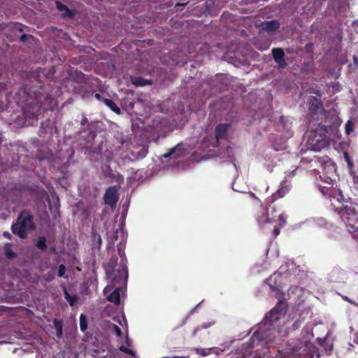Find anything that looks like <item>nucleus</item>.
<instances>
[{
  "instance_id": "47",
  "label": "nucleus",
  "mask_w": 358,
  "mask_h": 358,
  "mask_svg": "<svg viewBox=\"0 0 358 358\" xmlns=\"http://www.w3.org/2000/svg\"><path fill=\"white\" fill-rule=\"evenodd\" d=\"M51 250H52V251H55V248H52L51 249Z\"/></svg>"
},
{
  "instance_id": "26",
  "label": "nucleus",
  "mask_w": 358,
  "mask_h": 358,
  "mask_svg": "<svg viewBox=\"0 0 358 358\" xmlns=\"http://www.w3.org/2000/svg\"><path fill=\"white\" fill-rule=\"evenodd\" d=\"M80 328L83 332H84L87 328V317L83 314H81L80 316Z\"/></svg>"
},
{
  "instance_id": "15",
  "label": "nucleus",
  "mask_w": 358,
  "mask_h": 358,
  "mask_svg": "<svg viewBox=\"0 0 358 358\" xmlns=\"http://www.w3.org/2000/svg\"><path fill=\"white\" fill-rule=\"evenodd\" d=\"M128 278V270L127 267L124 265L122 266V271L118 270L117 273H114L112 276V282L113 284L120 283L122 281H127Z\"/></svg>"
},
{
  "instance_id": "30",
  "label": "nucleus",
  "mask_w": 358,
  "mask_h": 358,
  "mask_svg": "<svg viewBox=\"0 0 358 358\" xmlns=\"http://www.w3.org/2000/svg\"><path fill=\"white\" fill-rule=\"evenodd\" d=\"M353 129V124L351 121H348L345 124V131L348 134H349Z\"/></svg>"
},
{
  "instance_id": "8",
  "label": "nucleus",
  "mask_w": 358,
  "mask_h": 358,
  "mask_svg": "<svg viewBox=\"0 0 358 358\" xmlns=\"http://www.w3.org/2000/svg\"><path fill=\"white\" fill-rule=\"evenodd\" d=\"M264 333L261 330L255 331L249 340L243 343L241 347L240 350L243 352L244 357L252 354V349L259 345H263V343L267 342Z\"/></svg>"
},
{
  "instance_id": "48",
  "label": "nucleus",
  "mask_w": 358,
  "mask_h": 358,
  "mask_svg": "<svg viewBox=\"0 0 358 358\" xmlns=\"http://www.w3.org/2000/svg\"><path fill=\"white\" fill-rule=\"evenodd\" d=\"M162 358H168V357H162Z\"/></svg>"
},
{
  "instance_id": "10",
  "label": "nucleus",
  "mask_w": 358,
  "mask_h": 358,
  "mask_svg": "<svg viewBox=\"0 0 358 358\" xmlns=\"http://www.w3.org/2000/svg\"><path fill=\"white\" fill-rule=\"evenodd\" d=\"M272 55L275 62L280 69H284L287 66L285 59V52L282 48H274L272 49Z\"/></svg>"
},
{
  "instance_id": "27",
  "label": "nucleus",
  "mask_w": 358,
  "mask_h": 358,
  "mask_svg": "<svg viewBox=\"0 0 358 358\" xmlns=\"http://www.w3.org/2000/svg\"><path fill=\"white\" fill-rule=\"evenodd\" d=\"M213 324V323L212 322H208V323H203L202 325H201L200 327H198L194 329V330L192 332V336L194 337L196 336L197 333L199 331L201 330V329H208L209 328L210 326H212Z\"/></svg>"
},
{
  "instance_id": "36",
  "label": "nucleus",
  "mask_w": 358,
  "mask_h": 358,
  "mask_svg": "<svg viewBox=\"0 0 358 358\" xmlns=\"http://www.w3.org/2000/svg\"><path fill=\"white\" fill-rule=\"evenodd\" d=\"M281 227L279 226V227H275L274 229H273V234H275V236H278L280 232V228Z\"/></svg>"
},
{
  "instance_id": "45",
  "label": "nucleus",
  "mask_w": 358,
  "mask_h": 358,
  "mask_svg": "<svg viewBox=\"0 0 358 358\" xmlns=\"http://www.w3.org/2000/svg\"><path fill=\"white\" fill-rule=\"evenodd\" d=\"M3 142V138L1 136V135L0 134V145Z\"/></svg>"
},
{
  "instance_id": "3",
  "label": "nucleus",
  "mask_w": 358,
  "mask_h": 358,
  "mask_svg": "<svg viewBox=\"0 0 358 358\" xmlns=\"http://www.w3.org/2000/svg\"><path fill=\"white\" fill-rule=\"evenodd\" d=\"M331 126L319 124L314 131L308 134L307 147L314 151H320L329 145L327 134Z\"/></svg>"
},
{
  "instance_id": "18",
  "label": "nucleus",
  "mask_w": 358,
  "mask_h": 358,
  "mask_svg": "<svg viewBox=\"0 0 358 358\" xmlns=\"http://www.w3.org/2000/svg\"><path fill=\"white\" fill-rule=\"evenodd\" d=\"M131 81V83L136 87H143L152 84V81L148 80L142 77H132Z\"/></svg>"
},
{
  "instance_id": "35",
  "label": "nucleus",
  "mask_w": 358,
  "mask_h": 358,
  "mask_svg": "<svg viewBox=\"0 0 358 358\" xmlns=\"http://www.w3.org/2000/svg\"><path fill=\"white\" fill-rule=\"evenodd\" d=\"M31 37H32V36L24 34L20 36V41L21 42H25L27 40L28 38H31Z\"/></svg>"
},
{
  "instance_id": "11",
  "label": "nucleus",
  "mask_w": 358,
  "mask_h": 358,
  "mask_svg": "<svg viewBox=\"0 0 358 358\" xmlns=\"http://www.w3.org/2000/svg\"><path fill=\"white\" fill-rule=\"evenodd\" d=\"M289 189V186L285 184V182H282L280 188L275 193L272 194L270 197L266 199V203H274L275 200L285 196Z\"/></svg>"
},
{
  "instance_id": "6",
  "label": "nucleus",
  "mask_w": 358,
  "mask_h": 358,
  "mask_svg": "<svg viewBox=\"0 0 358 358\" xmlns=\"http://www.w3.org/2000/svg\"><path fill=\"white\" fill-rule=\"evenodd\" d=\"M341 218L345 222L348 231L358 242V203L345 206L341 212Z\"/></svg>"
},
{
  "instance_id": "21",
  "label": "nucleus",
  "mask_w": 358,
  "mask_h": 358,
  "mask_svg": "<svg viewBox=\"0 0 358 358\" xmlns=\"http://www.w3.org/2000/svg\"><path fill=\"white\" fill-rule=\"evenodd\" d=\"M120 289L116 288L109 296H108L107 299L110 302H113L114 303L118 305L120 302Z\"/></svg>"
},
{
  "instance_id": "41",
  "label": "nucleus",
  "mask_w": 358,
  "mask_h": 358,
  "mask_svg": "<svg viewBox=\"0 0 358 358\" xmlns=\"http://www.w3.org/2000/svg\"><path fill=\"white\" fill-rule=\"evenodd\" d=\"M117 250H118V254H119V255H120L122 258H123V256H124V257H125V254H124V250H122L120 248H117Z\"/></svg>"
},
{
  "instance_id": "46",
  "label": "nucleus",
  "mask_w": 358,
  "mask_h": 358,
  "mask_svg": "<svg viewBox=\"0 0 358 358\" xmlns=\"http://www.w3.org/2000/svg\"><path fill=\"white\" fill-rule=\"evenodd\" d=\"M44 126V122H41V127H43Z\"/></svg>"
},
{
  "instance_id": "5",
  "label": "nucleus",
  "mask_w": 358,
  "mask_h": 358,
  "mask_svg": "<svg viewBox=\"0 0 358 358\" xmlns=\"http://www.w3.org/2000/svg\"><path fill=\"white\" fill-rule=\"evenodd\" d=\"M269 204L266 212H262L261 215L256 216L257 222L259 226H263L266 223H274L279 221L280 226L284 227L287 223V216L280 212V209L273 203H267Z\"/></svg>"
},
{
  "instance_id": "13",
  "label": "nucleus",
  "mask_w": 358,
  "mask_h": 358,
  "mask_svg": "<svg viewBox=\"0 0 358 358\" xmlns=\"http://www.w3.org/2000/svg\"><path fill=\"white\" fill-rule=\"evenodd\" d=\"M303 288L299 286H292L287 290L288 299H293L294 301H297L301 299L303 296Z\"/></svg>"
},
{
  "instance_id": "2",
  "label": "nucleus",
  "mask_w": 358,
  "mask_h": 358,
  "mask_svg": "<svg viewBox=\"0 0 358 358\" xmlns=\"http://www.w3.org/2000/svg\"><path fill=\"white\" fill-rule=\"evenodd\" d=\"M280 358H320L318 349L308 341H292L279 350Z\"/></svg>"
},
{
  "instance_id": "23",
  "label": "nucleus",
  "mask_w": 358,
  "mask_h": 358,
  "mask_svg": "<svg viewBox=\"0 0 358 358\" xmlns=\"http://www.w3.org/2000/svg\"><path fill=\"white\" fill-rule=\"evenodd\" d=\"M5 255L8 259H13L16 257L15 252L11 250V243H7L4 246Z\"/></svg>"
},
{
  "instance_id": "22",
  "label": "nucleus",
  "mask_w": 358,
  "mask_h": 358,
  "mask_svg": "<svg viewBox=\"0 0 358 358\" xmlns=\"http://www.w3.org/2000/svg\"><path fill=\"white\" fill-rule=\"evenodd\" d=\"M53 324L56 330V336L58 338H61L63 334V323L61 320L54 319Z\"/></svg>"
},
{
  "instance_id": "29",
  "label": "nucleus",
  "mask_w": 358,
  "mask_h": 358,
  "mask_svg": "<svg viewBox=\"0 0 358 358\" xmlns=\"http://www.w3.org/2000/svg\"><path fill=\"white\" fill-rule=\"evenodd\" d=\"M66 267L64 264H61L59 265V269H58V276L59 277H64V274H65V272H66Z\"/></svg>"
},
{
  "instance_id": "28",
  "label": "nucleus",
  "mask_w": 358,
  "mask_h": 358,
  "mask_svg": "<svg viewBox=\"0 0 358 358\" xmlns=\"http://www.w3.org/2000/svg\"><path fill=\"white\" fill-rule=\"evenodd\" d=\"M121 352H123L126 354H128V355H134V352L133 350L129 349L127 347L124 346V345H121L120 348H119Z\"/></svg>"
},
{
  "instance_id": "34",
  "label": "nucleus",
  "mask_w": 358,
  "mask_h": 358,
  "mask_svg": "<svg viewBox=\"0 0 358 358\" xmlns=\"http://www.w3.org/2000/svg\"><path fill=\"white\" fill-rule=\"evenodd\" d=\"M309 92L312 93V94H316L318 96H322V92L320 90H316V89H314V88H310L309 89Z\"/></svg>"
},
{
  "instance_id": "44",
  "label": "nucleus",
  "mask_w": 358,
  "mask_h": 358,
  "mask_svg": "<svg viewBox=\"0 0 358 358\" xmlns=\"http://www.w3.org/2000/svg\"><path fill=\"white\" fill-rule=\"evenodd\" d=\"M250 195H251V196H252L253 198H255V199H257L259 202H261V201H260V200H259L257 197H256V196L255 195V194H254V193H250Z\"/></svg>"
},
{
  "instance_id": "25",
  "label": "nucleus",
  "mask_w": 358,
  "mask_h": 358,
  "mask_svg": "<svg viewBox=\"0 0 358 358\" xmlns=\"http://www.w3.org/2000/svg\"><path fill=\"white\" fill-rule=\"evenodd\" d=\"M64 294L65 299L69 302L70 306H73L77 301L76 296L70 295L65 287L64 288Z\"/></svg>"
},
{
  "instance_id": "43",
  "label": "nucleus",
  "mask_w": 358,
  "mask_h": 358,
  "mask_svg": "<svg viewBox=\"0 0 358 358\" xmlns=\"http://www.w3.org/2000/svg\"><path fill=\"white\" fill-rule=\"evenodd\" d=\"M13 28L16 29V30H18L19 31H22V29L20 27V25L18 24H13Z\"/></svg>"
},
{
  "instance_id": "42",
  "label": "nucleus",
  "mask_w": 358,
  "mask_h": 358,
  "mask_svg": "<svg viewBox=\"0 0 358 358\" xmlns=\"http://www.w3.org/2000/svg\"><path fill=\"white\" fill-rule=\"evenodd\" d=\"M332 348H333V345L331 344L328 345L324 347V349L327 352H331L332 350Z\"/></svg>"
},
{
  "instance_id": "16",
  "label": "nucleus",
  "mask_w": 358,
  "mask_h": 358,
  "mask_svg": "<svg viewBox=\"0 0 358 358\" xmlns=\"http://www.w3.org/2000/svg\"><path fill=\"white\" fill-rule=\"evenodd\" d=\"M56 8L62 13L63 17H66L69 18H73L75 15V12L71 10L67 6L63 4L59 1H55Z\"/></svg>"
},
{
  "instance_id": "31",
  "label": "nucleus",
  "mask_w": 358,
  "mask_h": 358,
  "mask_svg": "<svg viewBox=\"0 0 358 358\" xmlns=\"http://www.w3.org/2000/svg\"><path fill=\"white\" fill-rule=\"evenodd\" d=\"M178 146V145L174 147L173 148L171 149L168 152L163 155V157L168 158V157H171V155H173V153H175L176 150H177Z\"/></svg>"
},
{
  "instance_id": "9",
  "label": "nucleus",
  "mask_w": 358,
  "mask_h": 358,
  "mask_svg": "<svg viewBox=\"0 0 358 358\" xmlns=\"http://www.w3.org/2000/svg\"><path fill=\"white\" fill-rule=\"evenodd\" d=\"M103 199L106 204L111 207L115 206L119 199L117 187L116 186L109 187L106 190V192L103 196Z\"/></svg>"
},
{
  "instance_id": "40",
  "label": "nucleus",
  "mask_w": 358,
  "mask_h": 358,
  "mask_svg": "<svg viewBox=\"0 0 358 358\" xmlns=\"http://www.w3.org/2000/svg\"><path fill=\"white\" fill-rule=\"evenodd\" d=\"M94 98H95V99H96L97 100L101 101H102V102H103V98L101 96V94H99V93H95V94H94Z\"/></svg>"
},
{
  "instance_id": "12",
  "label": "nucleus",
  "mask_w": 358,
  "mask_h": 358,
  "mask_svg": "<svg viewBox=\"0 0 358 358\" xmlns=\"http://www.w3.org/2000/svg\"><path fill=\"white\" fill-rule=\"evenodd\" d=\"M230 128V124L221 123L217 124L215 129V136L216 141L218 142L219 140L225 138L227 137V131Z\"/></svg>"
},
{
  "instance_id": "20",
  "label": "nucleus",
  "mask_w": 358,
  "mask_h": 358,
  "mask_svg": "<svg viewBox=\"0 0 358 358\" xmlns=\"http://www.w3.org/2000/svg\"><path fill=\"white\" fill-rule=\"evenodd\" d=\"M103 103L116 114L120 115L121 113V109L113 100L109 99H103Z\"/></svg>"
},
{
  "instance_id": "24",
  "label": "nucleus",
  "mask_w": 358,
  "mask_h": 358,
  "mask_svg": "<svg viewBox=\"0 0 358 358\" xmlns=\"http://www.w3.org/2000/svg\"><path fill=\"white\" fill-rule=\"evenodd\" d=\"M36 246L40 250L45 251L47 249L46 238L44 236L39 237Z\"/></svg>"
},
{
  "instance_id": "19",
  "label": "nucleus",
  "mask_w": 358,
  "mask_h": 358,
  "mask_svg": "<svg viewBox=\"0 0 358 358\" xmlns=\"http://www.w3.org/2000/svg\"><path fill=\"white\" fill-rule=\"evenodd\" d=\"M92 245L94 248L99 249L102 245V239L100 236L94 229L92 231Z\"/></svg>"
},
{
  "instance_id": "7",
  "label": "nucleus",
  "mask_w": 358,
  "mask_h": 358,
  "mask_svg": "<svg viewBox=\"0 0 358 358\" xmlns=\"http://www.w3.org/2000/svg\"><path fill=\"white\" fill-rule=\"evenodd\" d=\"M285 293L280 292L278 297V302L264 317V324H268V328L274 325L282 316H284L287 310V299L285 297Z\"/></svg>"
},
{
  "instance_id": "14",
  "label": "nucleus",
  "mask_w": 358,
  "mask_h": 358,
  "mask_svg": "<svg viewBox=\"0 0 358 358\" xmlns=\"http://www.w3.org/2000/svg\"><path fill=\"white\" fill-rule=\"evenodd\" d=\"M308 110L311 114H316L318 110L322 106V101L315 96H310L308 101Z\"/></svg>"
},
{
  "instance_id": "38",
  "label": "nucleus",
  "mask_w": 358,
  "mask_h": 358,
  "mask_svg": "<svg viewBox=\"0 0 358 358\" xmlns=\"http://www.w3.org/2000/svg\"><path fill=\"white\" fill-rule=\"evenodd\" d=\"M3 237H5V238H8L9 240H11V238H12V236H11L10 234L8 231H4L3 233Z\"/></svg>"
},
{
  "instance_id": "4",
  "label": "nucleus",
  "mask_w": 358,
  "mask_h": 358,
  "mask_svg": "<svg viewBox=\"0 0 358 358\" xmlns=\"http://www.w3.org/2000/svg\"><path fill=\"white\" fill-rule=\"evenodd\" d=\"M34 229V217L27 210H22L16 222L11 226V231L21 238H25L29 231Z\"/></svg>"
},
{
  "instance_id": "1",
  "label": "nucleus",
  "mask_w": 358,
  "mask_h": 358,
  "mask_svg": "<svg viewBox=\"0 0 358 358\" xmlns=\"http://www.w3.org/2000/svg\"><path fill=\"white\" fill-rule=\"evenodd\" d=\"M17 95L25 98L18 102L21 101L23 105V113L27 120H36L38 115L48 109H52L54 99L43 88L40 90H27V87H22L19 90Z\"/></svg>"
},
{
  "instance_id": "33",
  "label": "nucleus",
  "mask_w": 358,
  "mask_h": 358,
  "mask_svg": "<svg viewBox=\"0 0 358 358\" xmlns=\"http://www.w3.org/2000/svg\"><path fill=\"white\" fill-rule=\"evenodd\" d=\"M207 350L206 349H203V348H198L196 349V352L199 354V355H201L202 356H206L209 354L208 352L206 351Z\"/></svg>"
},
{
  "instance_id": "37",
  "label": "nucleus",
  "mask_w": 358,
  "mask_h": 358,
  "mask_svg": "<svg viewBox=\"0 0 358 358\" xmlns=\"http://www.w3.org/2000/svg\"><path fill=\"white\" fill-rule=\"evenodd\" d=\"M88 122V119L85 117V116H83L82 120H81V125L84 126L85 124H87Z\"/></svg>"
},
{
  "instance_id": "32",
  "label": "nucleus",
  "mask_w": 358,
  "mask_h": 358,
  "mask_svg": "<svg viewBox=\"0 0 358 358\" xmlns=\"http://www.w3.org/2000/svg\"><path fill=\"white\" fill-rule=\"evenodd\" d=\"M113 328H114V330H115V334L117 335V336L121 337L122 334L121 329L116 324H113Z\"/></svg>"
},
{
  "instance_id": "17",
  "label": "nucleus",
  "mask_w": 358,
  "mask_h": 358,
  "mask_svg": "<svg viewBox=\"0 0 358 358\" xmlns=\"http://www.w3.org/2000/svg\"><path fill=\"white\" fill-rule=\"evenodd\" d=\"M279 28L280 23L277 20H271L265 22L263 23L262 27V29L268 32L275 31Z\"/></svg>"
},
{
  "instance_id": "39",
  "label": "nucleus",
  "mask_w": 358,
  "mask_h": 358,
  "mask_svg": "<svg viewBox=\"0 0 358 358\" xmlns=\"http://www.w3.org/2000/svg\"><path fill=\"white\" fill-rule=\"evenodd\" d=\"M125 343L128 346H131L132 344V341L128 337V336H127V337L125 338Z\"/></svg>"
}]
</instances>
